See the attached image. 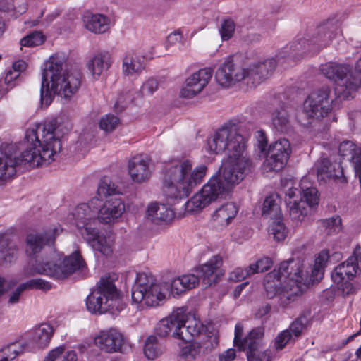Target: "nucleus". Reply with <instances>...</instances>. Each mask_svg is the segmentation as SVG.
<instances>
[{"mask_svg":"<svg viewBox=\"0 0 361 361\" xmlns=\"http://www.w3.org/2000/svg\"><path fill=\"white\" fill-rule=\"evenodd\" d=\"M54 331L50 324H41L30 333V341L39 348H47L51 340Z\"/></svg>","mask_w":361,"mask_h":361,"instance_id":"29","label":"nucleus"},{"mask_svg":"<svg viewBox=\"0 0 361 361\" xmlns=\"http://www.w3.org/2000/svg\"><path fill=\"white\" fill-rule=\"evenodd\" d=\"M264 330L262 326L252 329L243 340V346L238 347L240 351L251 353L259 349L262 346Z\"/></svg>","mask_w":361,"mask_h":361,"instance_id":"31","label":"nucleus"},{"mask_svg":"<svg viewBox=\"0 0 361 361\" xmlns=\"http://www.w3.org/2000/svg\"><path fill=\"white\" fill-rule=\"evenodd\" d=\"M272 222L269 226V233L273 235L276 241L283 240L287 235V229L282 222V216L279 219H271Z\"/></svg>","mask_w":361,"mask_h":361,"instance_id":"40","label":"nucleus"},{"mask_svg":"<svg viewBox=\"0 0 361 361\" xmlns=\"http://www.w3.org/2000/svg\"><path fill=\"white\" fill-rule=\"evenodd\" d=\"M277 65L274 58H270L250 64L245 70V80L247 84H251L255 87L264 80L269 78L273 73Z\"/></svg>","mask_w":361,"mask_h":361,"instance_id":"16","label":"nucleus"},{"mask_svg":"<svg viewBox=\"0 0 361 361\" xmlns=\"http://www.w3.org/2000/svg\"><path fill=\"white\" fill-rule=\"evenodd\" d=\"M85 27L94 33H104L109 29V20L102 14L87 13L83 17Z\"/></svg>","mask_w":361,"mask_h":361,"instance_id":"32","label":"nucleus"},{"mask_svg":"<svg viewBox=\"0 0 361 361\" xmlns=\"http://www.w3.org/2000/svg\"><path fill=\"white\" fill-rule=\"evenodd\" d=\"M180 276L172 279L169 283L168 288L173 297H178L185 292Z\"/></svg>","mask_w":361,"mask_h":361,"instance_id":"51","label":"nucleus"},{"mask_svg":"<svg viewBox=\"0 0 361 361\" xmlns=\"http://www.w3.org/2000/svg\"><path fill=\"white\" fill-rule=\"evenodd\" d=\"M271 310V305L267 303L260 306L255 312V317L257 318H262L263 317L268 314Z\"/></svg>","mask_w":361,"mask_h":361,"instance_id":"64","label":"nucleus"},{"mask_svg":"<svg viewBox=\"0 0 361 361\" xmlns=\"http://www.w3.org/2000/svg\"><path fill=\"white\" fill-rule=\"evenodd\" d=\"M183 345L179 344L180 355L186 360H195L200 355L202 346L196 341H182Z\"/></svg>","mask_w":361,"mask_h":361,"instance_id":"38","label":"nucleus"},{"mask_svg":"<svg viewBox=\"0 0 361 361\" xmlns=\"http://www.w3.org/2000/svg\"><path fill=\"white\" fill-rule=\"evenodd\" d=\"M63 60L58 56H51L45 63L42 75L40 100L47 107L55 95L69 101L78 91L81 75L77 71H63Z\"/></svg>","mask_w":361,"mask_h":361,"instance_id":"6","label":"nucleus"},{"mask_svg":"<svg viewBox=\"0 0 361 361\" xmlns=\"http://www.w3.org/2000/svg\"><path fill=\"white\" fill-rule=\"evenodd\" d=\"M252 271L250 270V266L247 268L243 269L241 267L235 268L231 274L229 279L232 281H241L246 277L253 274Z\"/></svg>","mask_w":361,"mask_h":361,"instance_id":"55","label":"nucleus"},{"mask_svg":"<svg viewBox=\"0 0 361 361\" xmlns=\"http://www.w3.org/2000/svg\"><path fill=\"white\" fill-rule=\"evenodd\" d=\"M302 194L300 200L305 202V204L310 209L316 206L319 203L318 191L313 187H307L305 189L301 186Z\"/></svg>","mask_w":361,"mask_h":361,"instance_id":"41","label":"nucleus"},{"mask_svg":"<svg viewBox=\"0 0 361 361\" xmlns=\"http://www.w3.org/2000/svg\"><path fill=\"white\" fill-rule=\"evenodd\" d=\"M307 274L303 262L290 259L281 262L278 269L268 273L264 279L267 297H276L279 306L285 308L293 302L297 295L307 287Z\"/></svg>","mask_w":361,"mask_h":361,"instance_id":"4","label":"nucleus"},{"mask_svg":"<svg viewBox=\"0 0 361 361\" xmlns=\"http://www.w3.org/2000/svg\"><path fill=\"white\" fill-rule=\"evenodd\" d=\"M318 178L326 179H338L343 176V168L340 163H331L328 159H322L317 167Z\"/></svg>","mask_w":361,"mask_h":361,"instance_id":"30","label":"nucleus"},{"mask_svg":"<svg viewBox=\"0 0 361 361\" xmlns=\"http://www.w3.org/2000/svg\"><path fill=\"white\" fill-rule=\"evenodd\" d=\"M271 121L273 127L280 133H287L293 130L290 115L283 104L273 110Z\"/></svg>","mask_w":361,"mask_h":361,"instance_id":"24","label":"nucleus"},{"mask_svg":"<svg viewBox=\"0 0 361 361\" xmlns=\"http://www.w3.org/2000/svg\"><path fill=\"white\" fill-rule=\"evenodd\" d=\"M91 204L92 202L78 204L71 216L76 227L92 249L108 256L112 252L110 237L100 233L94 226L97 223L98 209L92 207Z\"/></svg>","mask_w":361,"mask_h":361,"instance_id":"7","label":"nucleus"},{"mask_svg":"<svg viewBox=\"0 0 361 361\" xmlns=\"http://www.w3.org/2000/svg\"><path fill=\"white\" fill-rule=\"evenodd\" d=\"M272 265V260L269 257H264L255 263L250 265V270L252 271V274L264 272L267 271Z\"/></svg>","mask_w":361,"mask_h":361,"instance_id":"50","label":"nucleus"},{"mask_svg":"<svg viewBox=\"0 0 361 361\" xmlns=\"http://www.w3.org/2000/svg\"><path fill=\"white\" fill-rule=\"evenodd\" d=\"M157 338L155 336H149L145 341L143 352L148 360H153L158 357L161 354V350L158 348Z\"/></svg>","mask_w":361,"mask_h":361,"instance_id":"39","label":"nucleus"},{"mask_svg":"<svg viewBox=\"0 0 361 361\" xmlns=\"http://www.w3.org/2000/svg\"><path fill=\"white\" fill-rule=\"evenodd\" d=\"M62 231V229L56 226H53L43 233L32 232L26 237V252L31 256L41 252L45 245H51L55 239Z\"/></svg>","mask_w":361,"mask_h":361,"instance_id":"15","label":"nucleus"},{"mask_svg":"<svg viewBox=\"0 0 361 361\" xmlns=\"http://www.w3.org/2000/svg\"><path fill=\"white\" fill-rule=\"evenodd\" d=\"M221 264V257L219 255H215L197 269L204 284L210 286L217 282V276L215 273Z\"/></svg>","mask_w":361,"mask_h":361,"instance_id":"28","label":"nucleus"},{"mask_svg":"<svg viewBox=\"0 0 361 361\" xmlns=\"http://www.w3.org/2000/svg\"><path fill=\"white\" fill-rule=\"evenodd\" d=\"M145 68V63L137 56L127 54L123 59L122 71L123 75L133 76L139 74Z\"/></svg>","mask_w":361,"mask_h":361,"instance_id":"35","label":"nucleus"},{"mask_svg":"<svg viewBox=\"0 0 361 361\" xmlns=\"http://www.w3.org/2000/svg\"><path fill=\"white\" fill-rule=\"evenodd\" d=\"M238 208L233 202H228L217 209L213 216L214 226L218 229H223L231 224L235 217Z\"/></svg>","mask_w":361,"mask_h":361,"instance_id":"22","label":"nucleus"},{"mask_svg":"<svg viewBox=\"0 0 361 361\" xmlns=\"http://www.w3.org/2000/svg\"><path fill=\"white\" fill-rule=\"evenodd\" d=\"M257 146L261 154L267 155L268 149L267 147V140L265 133L262 130H258L257 132Z\"/></svg>","mask_w":361,"mask_h":361,"instance_id":"57","label":"nucleus"},{"mask_svg":"<svg viewBox=\"0 0 361 361\" xmlns=\"http://www.w3.org/2000/svg\"><path fill=\"white\" fill-rule=\"evenodd\" d=\"M247 139L238 133V124L229 121L207 139L210 154L226 152L227 159L219 175L212 176L202 189L185 204L188 212L202 210L211 202L221 198L233 185L238 184L250 171L251 161L245 154Z\"/></svg>","mask_w":361,"mask_h":361,"instance_id":"1","label":"nucleus"},{"mask_svg":"<svg viewBox=\"0 0 361 361\" xmlns=\"http://www.w3.org/2000/svg\"><path fill=\"white\" fill-rule=\"evenodd\" d=\"M309 318L307 316L302 314L291 323L288 330H290L293 337H299L301 335L303 329L307 326Z\"/></svg>","mask_w":361,"mask_h":361,"instance_id":"45","label":"nucleus"},{"mask_svg":"<svg viewBox=\"0 0 361 361\" xmlns=\"http://www.w3.org/2000/svg\"><path fill=\"white\" fill-rule=\"evenodd\" d=\"M121 295L109 276L100 279L86 299L87 309L91 313L103 314L108 311L112 313L122 309Z\"/></svg>","mask_w":361,"mask_h":361,"instance_id":"10","label":"nucleus"},{"mask_svg":"<svg viewBox=\"0 0 361 361\" xmlns=\"http://www.w3.org/2000/svg\"><path fill=\"white\" fill-rule=\"evenodd\" d=\"M212 74L213 71L210 68H204L190 75L180 90V96L187 99L194 97L206 87Z\"/></svg>","mask_w":361,"mask_h":361,"instance_id":"17","label":"nucleus"},{"mask_svg":"<svg viewBox=\"0 0 361 361\" xmlns=\"http://www.w3.org/2000/svg\"><path fill=\"white\" fill-rule=\"evenodd\" d=\"M245 70L235 67L232 61H226L216 72V82L223 87H229L232 84L245 80Z\"/></svg>","mask_w":361,"mask_h":361,"instance_id":"19","label":"nucleus"},{"mask_svg":"<svg viewBox=\"0 0 361 361\" xmlns=\"http://www.w3.org/2000/svg\"><path fill=\"white\" fill-rule=\"evenodd\" d=\"M235 30V23L230 18L223 20L219 29L221 38L223 41H227L232 38L234 35Z\"/></svg>","mask_w":361,"mask_h":361,"instance_id":"44","label":"nucleus"},{"mask_svg":"<svg viewBox=\"0 0 361 361\" xmlns=\"http://www.w3.org/2000/svg\"><path fill=\"white\" fill-rule=\"evenodd\" d=\"M23 284L25 290L36 289L47 291L51 288V283L41 278L30 279Z\"/></svg>","mask_w":361,"mask_h":361,"instance_id":"46","label":"nucleus"},{"mask_svg":"<svg viewBox=\"0 0 361 361\" xmlns=\"http://www.w3.org/2000/svg\"><path fill=\"white\" fill-rule=\"evenodd\" d=\"M360 247H357L354 250L353 255L350 256L345 262L336 267L331 274L332 280L338 286V289L343 297L353 295L356 293V288L351 281L356 276L359 270L358 252Z\"/></svg>","mask_w":361,"mask_h":361,"instance_id":"12","label":"nucleus"},{"mask_svg":"<svg viewBox=\"0 0 361 361\" xmlns=\"http://www.w3.org/2000/svg\"><path fill=\"white\" fill-rule=\"evenodd\" d=\"M45 39L42 32H32L21 39L20 45L27 47L39 46L44 43Z\"/></svg>","mask_w":361,"mask_h":361,"instance_id":"43","label":"nucleus"},{"mask_svg":"<svg viewBox=\"0 0 361 361\" xmlns=\"http://www.w3.org/2000/svg\"><path fill=\"white\" fill-rule=\"evenodd\" d=\"M166 298L161 285L150 273H137L135 284L131 290V299L137 309L145 307H157L161 305Z\"/></svg>","mask_w":361,"mask_h":361,"instance_id":"11","label":"nucleus"},{"mask_svg":"<svg viewBox=\"0 0 361 361\" xmlns=\"http://www.w3.org/2000/svg\"><path fill=\"white\" fill-rule=\"evenodd\" d=\"M235 357V350L234 348H229L219 354V361H233Z\"/></svg>","mask_w":361,"mask_h":361,"instance_id":"63","label":"nucleus"},{"mask_svg":"<svg viewBox=\"0 0 361 361\" xmlns=\"http://www.w3.org/2000/svg\"><path fill=\"white\" fill-rule=\"evenodd\" d=\"M290 143L286 138H281L271 143L267 152L266 164L269 171H279L284 168L290 156Z\"/></svg>","mask_w":361,"mask_h":361,"instance_id":"14","label":"nucleus"},{"mask_svg":"<svg viewBox=\"0 0 361 361\" xmlns=\"http://www.w3.org/2000/svg\"><path fill=\"white\" fill-rule=\"evenodd\" d=\"M185 292L195 288L200 283V276L194 274H183L180 276Z\"/></svg>","mask_w":361,"mask_h":361,"instance_id":"52","label":"nucleus"},{"mask_svg":"<svg viewBox=\"0 0 361 361\" xmlns=\"http://www.w3.org/2000/svg\"><path fill=\"white\" fill-rule=\"evenodd\" d=\"M293 339L290 330L281 331L275 338L274 345L277 350L283 349L286 345Z\"/></svg>","mask_w":361,"mask_h":361,"instance_id":"53","label":"nucleus"},{"mask_svg":"<svg viewBox=\"0 0 361 361\" xmlns=\"http://www.w3.org/2000/svg\"><path fill=\"white\" fill-rule=\"evenodd\" d=\"M187 319L184 321V327L180 330V340L190 341L193 337L197 336L206 331V326L197 319L194 314L187 311Z\"/></svg>","mask_w":361,"mask_h":361,"instance_id":"25","label":"nucleus"},{"mask_svg":"<svg viewBox=\"0 0 361 361\" xmlns=\"http://www.w3.org/2000/svg\"><path fill=\"white\" fill-rule=\"evenodd\" d=\"M183 37L179 30L171 33L166 39V47L182 43Z\"/></svg>","mask_w":361,"mask_h":361,"instance_id":"58","label":"nucleus"},{"mask_svg":"<svg viewBox=\"0 0 361 361\" xmlns=\"http://www.w3.org/2000/svg\"><path fill=\"white\" fill-rule=\"evenodd\" d=\"M243 333V325L240 323H238L235 326V335L233 339L234 346L235 347H242L243 346V340L242 336Z\"/></svg>","mask_w":361,"mask_h":361,"instance_id":"61","label":"nucleus"},{"mask_svg":"<svg viewBox=\"0 0 361 361\" xmlns=\"http://www.w3.org/2000/svg\"><path fill=\"white\" fill-rule=\"evenodd\" d=\"M85 266V263L78 251L67 257H64L63 253H54L48 261L37 263L34 267H25L23 276L30 277L42 274L54 279H63Z\"/></svg>","mask_w":361,"mask_h":361,"instance_id":"8","label":"nucleus"},{"mask_svg":"<svg viewBox=\"0 0 361 361\" xmlns=\"http://www.w3.org/2000/svg\"><path fill=\"white\" fill-rule=\"evenodd\" d=\"M26 290L23 284H20L11 294L9 295L8 303L11 305L16 304L19 302L20 297L22 293Z\"/></svg>","mask_w":361,"mask_h":361,"instance_id":"59","label":"nucleus"},{"mask_svg":"<svg viewBox=\"0 0 361 361\" xmlns=\"http://www.w3.org/2000/svg\"><path fill=\"white\" fill-rule=\"evenodd\" d=\"M113 61L108 51H102L95 54L87 63V68L94 79L108 71Z\"/></svg>","mask_w":361,"mask_h":361,"instance_id":"23","label":"nucleus"},{"mask_svg":"<svg viewBox=\"0 0 361 361\" xmlns=\"http://www.w3.org/2000/svg\"><path fill=\"white\" fill-rule=\"evenodd\" d=\"M207 171L205 164L192 169L190 159H183L169 164L163 173V192L171 203L186 199L200 185Z\"/></svg>","mask_w":361,"mask_h":361,"instance_id":"5","label":"nucleus"},{"mask_svg":"<svg viewBox=\"0 0 361 361\" xmlns=\"http://www.w3.org/2000/svg\"><path fill=\"white\" fill-rule=\"evenodd\" d=\"M322 224L327 230L328 234L336 233L341 229V219L338 216H332L322 220Z\"/></svg>","mask_w":361,"mask_h":361,"instance_id":"48","label":"nucleus"},{"mask_svg":"<svg viewBox=\"0 0 361 361\" xmlns=\"http://www.w3.org/2000/svg\"><path fill=\"white\" fill-rule=\"evenodd\" d=\"M340 23L335 20H329L319 25L312 37H304L293 42L290 46L289 54L302 56L305 52L317 54L327 47L334 39L340 37Z\"/></svg>","mask_w":361,"mask_h":361,"instance_id":"9","label":"nucleus"},{"mask_svg":"<svg viewBox=\"0 0 361 361\" xmlns=\"http://www.w3.org/2000/svg\"><path fill=\"white\" fill-rule=\"evenodd\" d=\"M341 256L340 252H335L330 254L329 250H323L315 259L314 267L312 269V278L313 280H319L322 278L324 269L331 258L339 259Z\"/></svg>","mask_w":361,"mask_h":361,"instance_id":"33","label":"nucleus"},{"mask_svg":"<svg viewBox=\"0 0 361 361\" xmlns=\"http://www.w3.org/2000/svg\"><path fill=\"white\" fill-rule=\"evenodd\" d=\"M63 346H58L51 350V351H49L44 361H55L58 357H59L63 354Z\"/></svg>","mask_w":361,"mask_h":361,"instance_id":"62","label":"nucleus"},{"mask_svg":"<svg viewBox=\"0 0 361 361\" xmlns=\"http://www.w3.org/2000/svg\"><path fill=\"white\" fill-rule=\"evenodd\" d=\"M322 73L336 83L334 92L324 86L312 92L304 101L302 114L307 118L321 119L334 109H338L343 100L353 97L360 85V77L350 66L328 62L320 66Z\"/></svg>","mask_w":361,"mask_h":361,"instance_id":"3","label":"nucleus"},{"mask_svg":"<svg viewBox=\"0 0 361 361\" xmlns=\"http://www.w3.org/2000/svg\"><path fill=\"white\" fill-rule=\"evenodd\" d=\"M18 249L11 238L0 234V265L7 267L17 259Z\"/></svg>","mask_w":361,"mask_h":361,"instance_id":"27","label":"nucleus"},{"mask_svg":"<svg viewBox=\"0 0 361 361\" xmlns=\"http://www.w3.org/2000/svg\"><path fill=\"white\" fill-rule=\"evenodd\" d=\"M279 202V200L276 194L267 196L263 203L262 216L270 219H280L282 214Z\"/></svg>","mask_w":361,"mask_h":361,"instance_id":"34","label":"nucleus"},{"mask_svg":"<svg viewBox=\"0 0 361 361\" xmlns=\"http://www.w3.org/2000/svg\"><path fill=\"white\" fill-rule=\"evenodd\" d=\"M119 118L111 114L102 117L99 121V127L105 132H111L118 125Z\"/></svg>","mask_w":361,"mask_h":361,"instance_id":"47","label":"nucleus"},{"mask_svg":"<svg viewBox=\"0 0 361 361\" xmlns=\"http://www.w3.org/2000/svg\"><path fill=\"white\" fill-rule=\"evenodd\" d=\"M158 89V82L154 78L149 79L141 87L143 95H151Z\"/></svg>","mask_w":361,"mask_h":361,"instance_id":"56","label":"nucleus"},{"mask_svg":"<svg viewBox=\"0 0 361 361\" xmlns=\"http://www.w3.org/2000/svg\"><path fill=\"white\" fill-rule=\"evenodd\" d=\"M187 307H180L174 309L166 317L161 319L157 324L154 332L159 337L164 338L169 335L180 340L181 332L184 327V321L187 319Z\"/></svg>","mask_w":361,"mask_h":361,"instance_id":"13","label":"nucleus"},{"mask_svg":"<svg viewBox=\"0 0 361 361\" xmlns=\"http://www.w3.org/2000/svg\"><path fill=\"white\" fill-rule=\"evenodd\" d=\"M27 350H28V344L26 342L11 343L2 349L4 356L0 361L12 360L19 354Z\"/></svg>","mask_w":361,"mask_h":361,"instance_id":"37","label":"nucleus"},{"mask_svg":"<svg viewBox=\"0 0 361 361\" xmlns=\"http://www.w3.org/2000/svg\"><path fill=\"white\" fill-rule=\"evenodd\" d=\"M94 342L102 350L108 353H114L121 351L124 337L117 329L111 328L100 331L95 337Z\"/></svg>","mask_w":361,"mask_h":361,"instance_id":"18","label":"nucleus"},{"mask_svg":"<svg viewBox=\"0 0 361 361\" xmlns=\"http://www.w3.org/2000/svg\"><path fill=\"white\" fill-rule=\"evenodd\" d=\"M310 209L305 204L302 200H294L293 204L289 205V214L292 221L298 225L302 223L307 216Z\"/></svg>","mask_w":361,"mask_h":361,"instance_id":"36","label":"nucleus"},{"mask_svg":"<svg viewBox=\"0 0 361 361\" xmlns=\"http://www.w3.org/2000/svg\"><path fill=\"white\" fill-rule=\"evenodd\" d=\"M247 361H271V352L270 350L260 351L259 349L256 351L246 353Z\"/></svg>","mask_w":361,"mask_h":361,"instance_id":"49","label":"nucleus"},{"mask_svg":"<svg viewBox=\"0 0 361 361\" xmlns=\"http://www.w3.org/2000/svg\"><path fill=\"white\" fill-rule=\"evenodd\" d=\"M117 192V187L109 178L104 177L101 180L97 188V195L100 199Z\"/></svg>","mask_w":361,"mask_h":361,"instance_id":"42","label":"nucleus"},{"mask_svg":"<svg viewBox=\"0 0 361 361\" xmlns=\"http://www.w3.org/2000/svg\"><path fill=\"white\" fill-rule=\"evenodd\" d=\"M173 217V211L166 204L155 202L148 206L147 218L155 224L168 223Z\"/></svg>","mask_w":361,"mask_h":361,"instance_id":"26","label":"nucleus"},{"mask_svg":"<svg viewBox=\"0 0 361 361\" xmlns=\"http://www.w3.org/2000/svg\"><path fill=\"white\" fill-rule=\"evenodd\" d=\"M349 118L353 128L361 132V111H353L349 113Z\"/></svg>","mask_w":361,"mask_h":361,"instance_id":"60","label":"nucleus"},{"mask_svg":"<svg viewBox=\"0 0 361 361\" xmlns=\"http://www.w3.org/2000/svg\"><path fill=\"white\" fill-rule=\"evenodd\" d=\"M26 64L23 61H18L13 65V71H8L5 77V82L9 83L13 79H16L20 72L25 68Z\"/></svg>","mask_w":361,"mask_h":361,"instance_id":"54","label":"nucleus"},{"mask_svg":"<svg viewBox=\"0 0 361 361\" xmlns=\"http://www.w3.org/2000/svg\"><path fill=\"white\" fill-rule=\"evenodd\" d=\"M128 173L134 182L142 183L148 180L151 176L148 157L144 154L133 157L128 161Z\"/></svg>","mask_w":361,"mask_h":361,"instance_id":"20","label":"nucleus"},{"mask_svg":"<svg viewBox=\"0 0 361 361\" xmlns=\"http://www.w3.org/2000/svg\"><path fill=\"white\" fill-rule=\"evenodd\" d=\"M125 211V205L118 197H111L106 200L98 210L97 221L109 224L120 217Z\"/></svg>","mask_w":361,"mask_h":361,"instance_id":"21","label":"nucleus"},{"mask_svg":"<svg viewBox=\"0 0 361 361\" xmlns=\"http://www.w3.org/2000/svg\"><path fill=\"white\" fill-rule=\"evenodd\" d=\"M25 138L31 147L20 157L10 151L4 152L0 150V184L13 178L20 166L34 169L44 164H49L61 149L55 121L35 124L26 131Z\"/></svg>","mask_w":361,"mask_h":361,"instance_id":"2","label":"nucleus"}]
</instances>
